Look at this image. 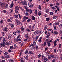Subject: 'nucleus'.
<instances>
[{"label": "nucleus", "instance_id": "nucleus-1", "mask_svg": "<svg viewBox=\"0 0 62 62\" xmlns=\"http://www.w3.org/2000/svg\"><path fill=\"white\" fill-rule=\"evenodd\" d=\"M5 44H6V42H5L3 41V43H1L0 44V46L1 47H5Z\"/></svg>", "mask_w": 62, "mask_h": 62}, {"label": "nucleus", "instance_id": "nucleus-2", "mask_svg": "<svg viewBox=\"0 0 62 62\" xmlns=\"http://www.w3.org/2000/svg\"><path fill=\"white\" fill-rule=\"evenodd\" d=\"M43 60L44 62H46L47 61H48V59L47 57H45L43 58Z\"/></svg>", "mask_w": 62, "mask_h": 62}, {"label": "nucleus", "instance_id": "nucleus-3", "mask_svg": "<svg viewBox=\"0 0 62 62\" xmlns=\"http://www.w3.org/2000/svg\"><path fill=\"white\" fill-rule=\"evenodd\" d=\"M28 4L30 8H31L33 7V4L32 3H28Z\"/></svg>", "mask_w": 62, "mask_h": 62}, {"label": "nucleus", "instance_id": "nucleus-4", "mask_svg": "<svg viewBox=\"0 0 62 62\" xmlns=\"http://www.w3.org/2000/svg\"><path fill=\"white\" fill-rule=\"evenodd\" d=\"M14 5V3L13 2L11 3V4L10 5L9 7L11 8H13V6Z\"/></svg>", "mask_w": 62, "mask_h": 62}, {"label": "nucleus", "instance_id": "nucleus-5", "mask_svg": "<svg viewBox=\"0 0 62 62\" xmlns=\"http://www.w3.org/2000/svg\"><path fill=\"white\" fill-rule=\"evenodd\" d=\"M7 28H8V27H6L4 28L3 29V31H5L6 32H7L8 30L7 29Z\"/></svg>", "mask_w": 62, "mask_h": 62}, {"label": "nucleus", "instance_id": "nucleus-6", "mask_svg": "<svg viewBox=\"0 0 62 62\" xmlns=\"http://www.w3.org/2000/svg\"><path fill=\"white\" fill-rule=\"evenodd\" d=\"M39 30H36L34 32V34L35 35H37L39 33Z\"/></svg>", "mask_w": 62, "mask_h": 62}, {"label": "nucleus", "instance_id": "nucleus-7", "mask_svg": "<svg viewBox=\"0 0 62 62\" xmlns=\"http://www.w3.org/2000/svg\"><path fill=\"white\" fill-rule=\"evenodd\" d=\"M57 17H58V16H54L53 17V19H56Z\"/></svg>", "mask_w": 62, "mask_h": 62}, {"label": "nucleus", "instance_id": "nucleus-8", "mask_svg": "<svg viewBox=\"0 0 62 62\" xmlns=\"http://www.w3.org/2000/svg\"><path fill=\"white\" fill-rule=\"evenodd\" d=\"M23 5L27 6V2L25 0H24Z\"/></svg>", "mask_w": 62, "mask_h": 62}, {"label": "nucleus", "instance_id": "nucleus-9", "mask_svg": "<svg viewBox=\"0 0 62 62\" xmlns=\"http://www.w3.org/2000/svg\"><path fill=\"white\" fill-rule=\"evenodd\" d=\"M49 11H50V10H49V9H47L46 10H45V12L47 13H49Z\"/></svg>", "mask_w": 62, "mask_h": 62}, {"label": "nucleus", "instance_id": "nucleus-10", "mask_svg": "<svg viewBox=\"0 0 62 62\" xmlns=\"http://www.w3.org/2000/svg\"><path fill=\"white\" fill-rule=\"evenodd\" d=\"M10 43L8 42H6L5 43V45H7V46H9Z\"/></svg>", "mask_w": 62, "mask_h": 62}, {"label": "nucleus", "instance_id": "nucleus-11", "mask_svg": "<svg viewBox=\"0 0 62 62\" xmlns=\"http://www.w3.org/2000/svg\"><path fill=\"white\" fill-rule=\"evenodd\" d=\"M9 24L10 25H11V28H13L14 27V24H11L10 23H9Z\"/></svg>", "mask_w": 62, "mask_h": 62}, {"label": "nucleus", "instance_id": "nucleus-12", "mask_svg": "<svg viewBox=\"0 0 62 62\" xmlns=\"http://www.w3.org/2000/svg\"><path fill=\"white\" fill-rule=\"evenodd\" d=\"M25 38L26 39H28L29 36H28V34L26 35Z\"/></svg>", "mask_w": 62, "mask_h": 62}, {"label": "nucleus", "instance_id": "nucleus-13", "mask_svg": "<svg viewBox=\"0 0 62 62\" xmlns=\"http://www.w3.org/2000/svg\"><path fill=\"white\" fill-rule=\"evenodd\" d=\"M0 6L1 7H4L5 6V4H4V2L2 3L1 5Z\"/></svg>", "mask_w": 62, "mask_h": 62}, {"label": "nucleus", "instance_id": "nucleus-14", "mask_svg": "<svg viewBox=\"0 0 62 62\" xmlns=\"http://www.w3.org/2000/svg\"><path fill=\"white\" fill-rule=\"evenodd\" d=\"M47 28L48 26H47V25H46L45 26V27L44 28V30H46L47 29Z\"/></svg>", "mask_w": 62, "mask_h": 62}, {"label": "nucleus", "instance_id": "nucleus-15", "mask_svg": "<svg viewBox=\"0 0 62 62\" xmlns=\"http://www.w3.org/2000/svg\"><path fill=\"white\" fill-rule=\"evenodd\" d=\"M28 55H27L25 57V59L26 60H28Z\"/></svg>", "mask_w": 62, "mask_h": 62}, {"label": "nucleus", "instance_id": "nucleus-16", "mask_svg": "<svg viewBox=\"0 0 62 62\" xmlns=\"http://www.w3.org/2000/svg\"><path fill=\"white\" fill-rule=\"evenodd\" d=\"M8 61L9 62H14V60L12 59H11L9 60Z\"/></svg>", "mask_w": 62, "mask_h": 62}, {"label": "nucleus", "instance_id": "nucleus-17", "mask_svg": "<svg viewBox=\"0 0 62 62\" xmlns=\"http://www.w3.org/2000/svg\"><path fill=\"white\" fill-rule=\"evenodd\" d=\"M2 12H3L4 13H7L8 12V11H7L6 10H3L2 11Z\"/></svg>", "mask_w": 62, "mask_h": 62}, {"label": "nucleus", "instance_id": "nucleus-18", "mask_svg": "<svg viewBox=\"0 0 62 62\" xmlns=\"http://www.w3.org/2000/svg\"><path fill=\"white\" fill-rule=\"evenodd\" d=\"M26 21V19H25V17H24L23 19V20L22 22L23 23V22H24Z\"/></svg>", "mask_w": 62, "mask_h": 62}, {"label": "nucleus", "instance_id": "nucleus-19", "mask_svg": "<svg viewBox=\"0 0 62 62\" xmlns=\"http://www.w3.org/2000/svg\"><path fill=\"white\" fill-rule=\"evenodd\" d=\"M15 9L16 10H18L19 9V7L17 6H16V7Z\"/></svg>", "mask_w": 62, "mask_h": 62}, {"label": "nucleus", "instance_id": "nucleus-20", "mask_svg": "<svg viewBox=\"0 0 62 62\" xmlns=\"http://www.w3.org/2000/svg\"><path fill=\"white\" fill-rule=\"evenodd\" d=\"M29 54H33V53H32V51H29Z\"/></svg>", "mask_w": 62, "mask_h": 62}, {"label": "nucleus", "instance_id": "nucleus-21", "mask_svg": "<svg viewBox=\"0 0 62 62\" xmlns=\"http://www.w3.org/2000/svg\"><path fill=\"white\" fill-rule=\"evenodd\" d=\"M41 11H39L38 12V15L39 16L41 15Z\"/></svg>", "mask_w": 62, "mask_h": 62}, {"label": "nucleus", "instance_id": "nucleus-22", "mask_svg": "<svg viewBox=\"0 0 62 62\" xmlns=\"http://www.w3.org/2000/svg\"><path fill=\"white\" fill-rule=\"evenodd\" d=\"M54 32L55 35H57V34H58V32L56 31H54Z\"/></svg>", "mask_w": 62, "mask_h": 62}, {"label": "nucleus", "instance_id": "nucleus-23", "mask_svg": "<svg viewBox=\"0 0 62 62\" xmlns=\"http://www.w3.org/2000/svg\"><path fill=\"white\" fill-rule=\"evenodd\" d=\"M46 22H49L50 21V18H46Z\"/></svg>", "mask_w": 62, "mask_h": 62}, {"label": "nucleus", "instance_id": "nucleus-24", "mask_svg": "<svg viewBox=\"0 0 62 62\" xmlns=\"http://www.w3.org/2000/svg\"><path fill=\"white\" fill-rule=\"evenodd\" d=\"M1 33L2 34L3 36H5V35H6V32H1Z\"/></svg>", "mask_w": 62, "mask_h": 62}, {"label": "nucleus", "instance_id": "nucleus-25", "mask_svg": "<svg viewBox=\"0 0 62 62\" xmlns=\"http://www.w3.org/2000/svg\"><path fill=\"white\" fill-rule=\"evenodd\" d=\"M54 29L55 30H57V28L56 27V25L55 26H54Z\"/></svg>", "mask_w": 62, "mask_h": 62}, {"label": "nucleus", "instance_id": "nucleus-26", "mask_svg": "<svg viewBox=\"0 0 62 62\" xmlns=\"http://www.w3.org/2000/svg\"><path fill=\"white\" fill-rule=\"evenodd\" d=\"M7 36H8V39H9L10 38V37H11L12 36V35H11L10 34L8 35H7Z\"/></svg>", "mask_w": 62, "mask_h": 62}, {"label": "nucleus", "instance_id": "nucleus-27", "mask_svg": "<svg viewBox=\"0 0 62 62\" xmlns=\"http://www.w3.org/2000/svg\"><path fill=\"white\" fill-rule=\"evenodd\" d=\"M14 49H15L16 48V47H17V45L16 44H15L14 46Z\"/></svg>", "mask_w": 62, "mask_h": 62}, {"label": "nucleus", "instance_id": "nucleus-28", "mask_svg": "<svg viewBox=\"0 0 62 62\" xmlns=\"http://www.w3.org/2000/svg\"><path fill=\"white\" fill-rule=\"evenodd\" d=\"M16 34L17 33V34L18 33L20 35V31H17L16 32Z\"/></svg>", "mask_w": 62, "mask_h": 62}, {"label": "nucleus", "instance_id": "nucleus-29", "mask_svg": "<svg viewBox=\"0 0 62 62\" xmlns=\"http://www.w3.org/2000/svg\"><path fill=\"white\" fill-rule=\"evenodd\" d=\"M32 20H34V21H35V16H33L32 17Z\"/></svg>", "mask_w": 62, "mask_h": 62}, {"label": "nucleus", "instance_id": "nucleus-30", "mask_svg": "<svg viewBox=\"0 0 62 62\" xmlns=\"http://www.w3.org/2000/svg\"><path fill=\"white\" fill-rule=\"evenodd\" d=\"M31 18H29V19L27 21V22L28 23H29L31 21Z\"/></svg>", "mask_w": 62, "mask_h": 62}, {"label": "nucleus", "instance_id": "nucleus-31", "mask_svg": "<svg viewBox=\"0 0 62 62\" xmlns=\"http://www.w3.org/2000/svg\"><path fill=\"white\" fill-rule=\"evenodd\" d=\"M8 54V53L7 52H5L4 53V54L5 55H7Z\"/></svg>", "mask_w": 62, "mask_h": 62}, {"label": "nucleus", "instance_id": "nucleus-32", "mask_svg": "<svg viewBox=\"0 0 62 62\" xmlns=\"http://www.w3.org/2000/svg\"><path fill=\"white\" fill-rule=\"evenodd\" d=\"M3 23V21L2 20H1L0 22V24H2Z\"/></svg>", "mask_w": 62, "mask_h": 62}, {"label": "nucleus", "instance_id": "nucleus-33", "mask_svg": "<svg viewBox=\"0 0 62 62\" xmlns=\"http://www.w3.org/2000/svg\"><path fill=\"white\" fill-rule=\"evenodd\" d=\"M10 49H11V50H13L14 49L13 48H14L13 46H10Z\"/></svg>", "mask_w": 62, "mask_h": 62}, {"label": "nucleus", "instance_id": "nucleus-34", "mask_svg": "<svg viewBox=\"0 0 62 62\" xmlns=\"http://www.w3.org/2000/svg\"><path fill=\"white\" fill-rule=\"evenodd\" d=\"M16 23L17 25H19V24H21V22H17Z\"/></svg>", "mask_w": 62, "mask_h": 62}, {"label": "nucleus", "instance_id": "nucleus-35", "mask_svg": "<svg viewBox=\"0 0 62 62\" xmlns=\"http://www.w3.org/2000/svg\"><path fill=\"white\" fill-rule=\"evenodd\" d=\"M11 11H10V13H13V10L12 9H10Z\"/></svg>", "mask_w": 62, "mask_h": 62}, {"label": "nucleus", "instance_id": "nucleus-36", "mask_svg": "<svg viewBox=\"0 0 62 62\" xmlns=\"http://www.w3.org/2000/svg\"><path fill=\"white\" fill-rule=\"evenodd\" d=\"M44 16V17H48V15H47V14H45Z\"/></svg>", "mask_w": 62, "mask_h": 62}, {"label": "nucleus", "instance_id": "nucleus-37", "mask_svg": "<svg viewBox=\"0 0 62 62\" xmlns=\"http://www.w3.org/2000/svg\"><path fill=\"white\" fill-rule=\"evenodd\" d=\"M14 16L15 18H18V15H15Z\"/></svg>", "mask_w": 62, "mask_h": 62}, {"label": "nucleus", "instance_id": "nucleus-38", "mask_svg": "<svg viewBox=\"0 0 62 62\" xmlns=\"http://www.w3.org/2000/svg\"><path fill=\"white\" fill-rule=\"evenodd\" d=\"M26 30H27V31H28V32H30V29H29L28 28H27L26 29Z\"/></svg>", "mask_w": 62, "mask_h": 62}, {"label": "nucleus", "instance_id": "nucleus-39", "mask_svg": "<svg viewBox=\"0 0 62 62\" xmlns=\"http://www.w3.org/2000/svg\"><path fill=\"white\" fill-rule=\"evenodd\" d=\"M21 60V62H24L23 61V58H21L20 59Z\"/></svg>", "mask_w": 62, "mask_h": 62}, {"label": "nucleus", "instance_id": "nucleus-40", "mask_svg": "<svg viewBox=\"0 0 62 62\" xmlns=\"http://www.w3.org/2000/svg\"><path fill=\"white\" fill-rule=\"evenodd\" d=\"M24 2H23V1L22 0H21V2L20 3V4H22V5H23V3Z\"/></svg>", "mask_w": 62, "mask_h": 62}, {"label": "nucleus", "instance_id": "nucleus-41", "mask_svg": "<svg viewBox=\"0 0 62 62\" xmlns=\"http://www.w3.org/2000/svg\"><path fill=\"white\" fill-rule=\"evenodd\" d=\"M24 8H25V9H26H26H28V8L27 7H26V6H24Z\"/></svg>", "mask_w": 62, "mask_h": 62}, {"label": "nucleus", "instance_id": "nucleus-42", "mask_svg": "<svg viewBox=\"0 0 62 62\" xmlns=\"http://www.w3.org/2000/svg\"><path fill=\"white\" fill-rule=\"evenodd\" d=\"M49 13L51 15H53L54 14V13L51 12H50Z\"/></svg>", "mask_w": 62, "mask_h": 62}, {"label": "nucleus", "instance_id": "nucleus-43", "mask_svg": "<svg viewBox=\"0 0 62 62\" xmlns=\"http://www.w3.org/2000/svg\"><path fill=\"white\" fill-rule=\"evenodd\" d=\"M39 36H36V38L35 39V40H38V38H39Z\"/></svg>", "mask_w": 62, "mask_h": 62}, {"label": "nucleus", "instance_id": "nucleus-44", "mask_svg": "<svg viewBox=\"0 0 62 62\" xmlns=\"http://www.w3.org/2000/svg\"><path fill=\"white\" fill-rule=\"evenodd\" d=\"M55 25H59V22H57L55 23Z\"/></svg>", "mask_w": 62, "mask_h": 62}, {"label": "nucleus", "instance_id": "nucleus-45", "mask_svg": "<svg viewBox=\"0 0 62 62\" xmlns=\"http://www.w3.org/2000/svg\"><path fill=\"white\" fill-rule=\"evenodd\" d=\"M59 26L60 28H62V24H60L59 25Z\"/></svg>", "mask_w": 62, "mask_h": 62}, {"label": "nucleus", "instance_id": "nucleus-46", "mask_svg": "<svg viewBox=\"0 0 62 62\" xmlns=\"http://www.w3.org/2000/svg\"><path fill=\"white\" fill-rule=\"evenodd\" d=\"M44 46H45L46 45V41H45L44 43Z\"/></svg>", "mask_w": 62, "mask_h": 62}, {"label": "nucleus", "instance_id": "nucleus-47", "mask_svg": "<svg viewBox=\"0 0 62 62\" xmlns=\"http://www.w3.org/2000/svg\"><path fill=\"white\" fill-rule=\"evenodd\" d=\"M21 30L22 31H23L24 30V28H23V27H22Z\"/></svg>", "mask_w": 62, "mask_h": 62}, {"label": "nucleus", "instance_id": "nucleus-48", "mask_svg": "<svg viewBox=\"0 0 62 62\" xmlns=\"http://www.w3.org/2000/svg\"><path fill=\"white\" fill-rule=\"evenodd\" d=\"M8 51L9 53H10V52H12V51H11V49H9V50H8Z\"/></svg>", "mask_w": 62, "mask_h": 62}, {"label": "nucleus", "instance_id": "nucleus-49", "mask_svg": "<svg viewBox=\"0 0 62 62\" xmlns=\"http://www.w3.org/2000/svg\"><path fill=\"white\" fill-rule=\"evenodd\" d=\"M53 30V29H48L47 30L48 31H52V30Z\"/></svg>", "mask_w": 62, "mask_h": 62}, {"label": "nucleus", "instance_id": "nucleus-50", "mask_svg": "<svg viewBox=\"0 0 62 62\" xmlns=\"http://www.w3.org/2000/svg\"><path fill=\"white\" fill-rule=\"evenodd\" d=\"M56 5L57 6H59L60 5V3H58V2H57L56 3Z\"/></svg>", "mask_w": 62, "mask_h": 62}, {"label": "nucleus", "instance_id": "nucleus-51", "mask_svg": "<svg viewBox=\"0 0 62 62\" xmlns=\"http://www.w3.org/2000/svg\"><path fill=\"white\" fill-rule=\"evenodd\" d=\"M35 14H36V15H37V14L38 13V11H37V10H35Z\"/></svg>", "mask_w": 62, "mask_h": 62}, {"label": "nucleus", "instance_id": "nucleus-52", "mask_svg": "<svg viewBox=\"0 0 62 62\" xmlns=\"http://www.w3.org/2000/svg\"><path fill=\"white\" fill-rule=\"evenodd\" d=\"M26 12H29V10L28 9V8L26 10Z\"/></svg>", "mask_w": 62, "mask_h": 62}, {"label": "nucleus", "instance_id": "nucleus-53", "mask_svg": "<svg viewBox=\"0 0 62 62\" xmlns=\"http://www.w3.org/2000/svg\"><path fill=\"white\" fill-rule=\"evenodd\" d=\"M25 14V16H28V13H26Z\"/></svg>", "mask_w": 62, "mask_h": 62}, {"label": "nucleus", "instance_id": "nucleus-54", "mask_svg": "<svg viewBox=\"0 0 62 62\" xmlns=\"http://www.w3.org/2000/svg\"><path fill=\"white\" fill-rule=\"evenodd\" d=\"M17 41H22V39H18L17 40Z\"/></svg>", "mask_w": 62, "mask_h": 62}, {"label": "nucleus", "instance_id": "nucleus-55", "mask_svg": "<svg viewBox=\"0 0 62 62\" xmlns=\"http://www.w3.org/2000/svg\"><path fill=\"white\" fill-rule=\"evenodd\" d=\"M15 21L16 23L19 22V20L17 19H15Z\"/></svg>", "mask_w": 62, "mask_h": 62}, {"label": "nucleus", "instance_id": "nucleus-56", "mask_svg": "<svg viewBox=\"0 0 62 62\" xmlns=\"http://www.w3.org/2000/svg\"><path fill=\"white\" fill-rule=\"evenodd\" d=\"M13 34L14 35H16V32L15 31H14L13 32Z\"/></svg>", "mask_w": 62, "mask_h": 62}, {"label": "nucleus", "instance_id": "nucleus-57", "mask_svg": "<svg viewBox=\"0 0 62 62\" xmlns=\"http://www.w3.org/2000/svg\"><path fill=\"white\" fill-rule=\"evenodd\" d=\"M34 44H32L31 45H30L29 46V47H31L32 46H34Z\"/></svg>", "mask_w": 62, "mask_h": 62}, {"label": "nucleus", "instance_id": "nucleus-58", "mask_svg": "<svg viewBox=\"0 0 62 62\" xmlns=\"http://www.w3.org/2000/svg\"><path fill=\"white\" fill-rule=\"evenodd\" d=\"M50 56L52 58H54V55L53 54L51 55Z\"/></svg>", "mask_w": 62, "mask_h": 62}, {"label": "nucleus", "instance_id": "nucleus-59", "mask_svg": "<svg viewBox=\"0 0 62 62\" xmlns=\"http://www.w3.org/2000/svg\"><path fill=\"white\" fill-rule=\"evenodd\" d=\"M14 41H15V42H17V39H14Z\"/></svg>", "mask_w": 62, "mask_h": 62}, {"label": "nucleus", "instance_id": "nucleus-60", "mask_svg": "<svg viewBox=\"0 0 62 62\" xmlns=\"http://www.w3.org/2000/svg\"><path fill=\"white\" fill-rule=\"evenodd\" d=\"M28 50H26V51L24 52L25 54H28Z\"/></svg>", "mask_w": 62, "mask_h": 62}, {"label": "nucleus", "instance_id": "nucleus-61", "mask_svg": "<svg viewBox=\"0 0 62 62\" xmlns=\"http://www.w3.org/2000/svg\"><path fill=\"white\" fill-rule=\"evenodd\" d=\"M33 44H34V45H36L37 44L36 43V42L35 41H34L33 42Z\"/></svg>", "mask_w": 62, "mask_h": 62}, {"label": "nucleus", "instance_id": "nucleus-62", "mask_svg": "<svg viewBox=\"0 0 62 62\" xmlns=\"http://www.w3.org/2000/svg\"><path fill=\"white\" fill-rule=\"evenodd\" d=\"M41 57V54H39L38 56V58H39Z\"/></svg>", "mask_w": 62, "mask_h": 62}, {"label": "nucleus", "instance_id": "nucleus-63", "mask_svg": "<svg viewBox=\"0 0 62 62\" xmlns=\"http://www.w3.org/2000/svg\"><path fill=\"white\" fill-rule=\"evenodd\" d=\"M53 39H51L50 40H49L50 42H53Z\"/></svg>", "mask_w": 62, "mask_h": 62}, {"label": "nucleus", "instance_id": "nucleus-64", "mask_svg": "<svg viewBox=\"0 0 62 62\" xmlns=\"http://www.w3.org/2000/svg\"><path fill=\"white\" fill-rule=\"evenodd\" d=\"M59 33H60V34H62V30H60V31Z\"/></svg>", "mask_w": 62, "mask_h": 62}]
</instances>
